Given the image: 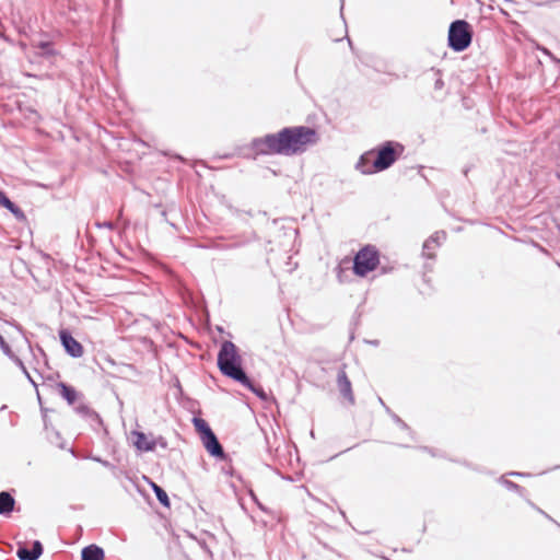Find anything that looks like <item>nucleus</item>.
I'll use <instances>...</instances> for the list:
<instances>
[{
  "label": "nucleus",
  "mask_w": 560,
  "mask_h": 560,
  "mask_svg": "<svg viewBox=\"0 0 560 560\" xmlns=\"http://www.w3.org/2000/svg\"><path fill=\"white\" fill-rule=\"evenodd\" d=\"M34 46L40 49V52L38 54L40 57H51L57 54L51 42H39L34 44Z\"/></svg>",
  "instance_id": "412c9836"
},
{
  "label": "nucleus",
  "mask_w": 560,
  "mask_h": 560,
  "mask_svg": "<svg viewBox=\"0 0 560 560\" xmlns=\"http://www.w3.org/2000/svg\"><path fill=\"white\" fill-rule=\"evenodd\" d=\"M336 384H337V388H338L340 395L350 405L353 406L355 404V398H354V394H353V390H352L351 381L349 380V377H348V375L346 373V364H342L338 369L337 377H336Z\"/></svg>",
  "instance_id": "423d86ee"
},
{
  "label": "nucleus",
  "mask_w": 560,
  "mask_h": 560,
  "mask_svg": "<svg viewBox=\"0 0 560 560\" xmlns=\"http://www.w3.org/2000/svg\"><path fill=\"white\" fill-rule=\"evenodd\" d=\"M15 508V499L9 491L0 492V515H9Z\"/></svg>",
  "instance_id": "2eb2a0df"
},
{
  "label": "nucleus",
  "mask_w": 560,
  "mask_h": 560,
  "mask_svg": "<svg viewBox=\"0 0 560 560\" xmlns=\"http://www.w3.org/2000/svg\"><path fill=\"white\" fill-rule=\"evenodd\" d=\"M201 441H202L205 448L211 456L219 458V459L225 458L224 450H223L221 443L219 442L217 435L214 434V432L208 434L207 436H203L201 439Z\"/></svg>",
  "instance_id": "6e6552de"
},
{
  "label": "nucleus",
  "mask_w": 560,
  "mask_h": 560,
  "mask_svg": "<svg viewBox=\"0 0 560 560\" xmlns=\"http://www.w3.org/2000/svg\"><path fill=\"white\" fill-rule=\"evenodd\" d=\"M542 51L547 55H549L550 52L547 50V49H542Z\"/></svg>",
  "instance_id": "c9c22d12"
},
{
  "label": "nucleus",
  "mask_w": 560,
  "mask_h": 560,
  "mask_svg": "<svg viewBox=\"0 0 560 560\" xmlns=\"http://www.w3.org/2000/svg\"><path fill=\"white\" fill-rule=\"evenodd\" d=\"M153 442H156V445L161 446L162 448L167 447V442L163 436H159L156 439H153Z\"/></svg>",
  "instance_id": "bb28decb"
},
{
  "label": "nucleus",
  "mask_w": 560,
  "mask_h": 560,
  "mask_svg": "<svg viewBox=\"0 0 560 560\" xmlns=\"http://www.w3.org/2000/svg\"><path fill=\"white\" fill-rule=\"evenodd\" d=\"M386 412L392 417L396 424H398L402 430L408 431L411 438H413V432L410 427L399 416L394 413L388 407H386Z\"/></svg>",
  "instance_id": "4be33fe9"
},
{
  "label": "nucleus",
  "mask_w": 560,
  "mask_h": 560,
  "mask_svg": "<svg viewBox=\"0 0 560 560\" xmlns=\"http://www.w3.org/2000/svg\"><path fill=\"white\" fill-rule=\"evenodd\" d=\"M75 411L77 413H79L82 418H84L85 420H88L90 422V424L96 429L98 427H101L103 424L102 422V419L100 417V415L93 410L92 408H90L88 405H84V404H80L79 406L75 407Z\"/></svg>",
  "instance_id": "9b49d317"
},
{
  "label": "nucleus",
  "mask_w": 560,
  "mask_h": 560,
  "mask_svg": "<svg viewBox=\"0 0 560 560\" xmlns=\"http://www.w3.org/2000/svg\"><path fill=\"white\" fill-rule=\"evenodd\" d=\"M58 387L60 389V395L68 401V404L73 405L78 397L77 390L62 382L58 383Z\"/></svg>",
  "instance_id": "f3484780"
},
{
  "label": "nucleus",
  "mask_w": 560,
  "mask_h": 560,
  "mask_svg": "<svg viewBox=\"0 0 560 560\" xmlns=\"http://www.w3.org/2000/svg\"><path fill=\"white\" fill-rule=\"evenodd\" d=\"M136 447L141 452H152L156 447V442H153V439H149L143 432H135Z\"/></svg>",
  "instance_id": "4468645a"
},
{
  "label": "nucleus",
  "mask_w": 560,
  "mask_h": 560,
  "mask_svg": "<svg viewBox=\"0 0 560 560\" xmlns=\"http://www.w3.org/2000/svg\"><path fill=\"white\" fill-rule=\"evenodd\" d=\"M378 401L386 409L387 406L385 405L384 400L381 397H378Z\"/></svg>",
  "instance_id": "72a5a7b5"
},
{
  "label": "nucleus",
  "mask_w": 560,
  "mask_h": 560,
  "mask_svg": "<svg viewBox=\"0 0 560 560\" xmlns=\"http://www.w3.org/2000/svg\"><path fill=\"white\" fill-rule=\"evenodd\" d=\"M372 155H373V151H369V152L363 153L360 156L359 161L355 164V168L360 173H362L364 175H370V174H374V173L378 172L376 170H373L374 168V160L371 161Z\"/></svg>",
  "instance_id": "f8f14e48"
},
{
  "label": "nucleus",
  "mask_w": 560,
  "mask_h": 560,
  "mask_svg": "<svg viewBox=\"0 0 560 560\" xmlns=\"http://www.w3.org/2000/svg\"><path fill=\"white\" fill-rule=\"evenodd\" d=\"M446 238V233L444 231L435 232L432 236H430L423 244L422 254L427 258H434V250L439 247Z\"/></svg>",
  "instance_id": "9d476101"
},
{
  "label": "nucleus",
  "mask_w": 560,
  "mask_h": 560,
  "mask_svg": "<svg viewBox=\"0 0 560 560\" xmlns=\"http://www.w3.org/2000/svg\"><path fill=\"white\" fill-rule=\"evenodd\" d=\"M421 450H423V451H425V452L430 453L432 456H435V455H436V454H435V452H434V450L429 448L428 446H423V447H421Z\"/></svg>",
  "instance_id": "c85d7f7f"
},
{
  "label": "nucleus",
  "mask_w": 560,
  "mask_h": 560,
  "mask_svg": "<svg viewBox=\"0 0 560 560\" xmlns=\"http://www.w3.org/2000/svg\"><path fill=\"white\" fill-rule=\"evenodd\" d=\"M96 460H97V462H100V463H102V464H103V465H105V466H108V462H106V460H101V459H98V458H97Z\"/></svg>",
  "instance_id": "f704fd0d"
},
{
  "label": "nucleus",
  "mask_w": 560,
  "mask_h": 560,
  "mask_svg": "<svg viewBox=\"0 0 560 560\" xmlns=\"http://www.w3.org/2000/svg\"><path fill=\"white\" fill-rule=\"evenodd\" d=\"M82 560H104V550L96 545H89L82 549Z\"/></svg>",
  "instance_id": "dca6fc26"
},
{
  "label": "nucleus",
  "mask_w": 560,
  "mask_h": 560,
  "mask_svg": "<svg viewBox=\"0 0 560 560\" xmlns=\"http://www.w3.org/2000/svg\"><path fill=\"white\" fill-rule=\"evenodd\" d=\"M372 151L375 154L373 170L383 172L398 160L404 153L405 147L397 141H385Z\"/></svg>",
  "instance_id": "7ed1b4c3"
},
{
  "label": "nucleus",
  "mask_w": 560,
  "mask_h": 560,
  "mask_svg": "<svg viewBox=\"0 0 560 560\" xmlns=\"http://www.w3.org/2000/svg\"><path fill=\"white\" fill-rule=\"evenodd\" d=\"M96 226L100 229L113 230L115 228V224L112 221H104V222H97Z\"/></svg>",
  "instance_id": "393cba45"
},
{
  "label": "nucleus",
  "mask_w": 560,
  "mask_h": 560,
  "mask_svg": "<svg viewBox=\"0 0 560 560\" xmlns=\"http://www.w3.org/2000/svg\"><path fill=\"white\" fill-rule=\"evenodd\" d=\"M500 482L509 490L511 491H516L520 493V495H524V492H525V489L523 487H521L520 485L511 481V480H508L505 479L504 477H501L500 478Z\"/></svg>",
  "instance_id": "5701e85b"
},
{
  "label": "nucleus",
  "mask_w": 560,
  "mask_h": 560,
  "mask_svg": "<svg viewBox=\"0 0 560 560\" xmlns=\"http://www.w3.org/2000/svg\"><path fill=\"white\" fill-rule=\"evenodd\" d=\"M60 341L62 347L65 348L66 352L72 357V358H80L83 354V347L82 345L75 340L72 335L66 330L62 329L59 332Z\"/></svg>",
  "instance_id": "0eeeda50"
},
{
  "label": "nucleus",
  "mask_w": 560,
  "mask_h": 560,
  "mask_svg": "<svg viewBox=\"0 0 560 560\" xmlns=\"http://www.w3.org/2000/svg\"><path fill=\"white\" fill-rule=\"evenodd\" d=\"M340 9H341V10L343 9V0H341Z\"/></svg>",
  "instance_id": "e433bc0d"
},
{
  "label": "nucleus",
  "mask_w": 560,
  "mask_h": 560,
  "mask_svg": "<svg viewBox=\"0 0 560 560\" xmlns=\"http://www.w3.org/2000/svg\"><path fill=\"white\" fill-rule=\"evenodd\" d=\"M472 39V30L465 20H455L448 28V46L456 52L464 51L469 47Z\"/></svg>",
  "instance_id": "20e7f679"
},
{
  "label": "nucleus",
  "mask_w": 560,
  "mask_h": 560,
  "mask_svg": "<svg viewBox=\"0 0 560 560\" xmlns=\"http://www.w3.org/2000/svg\"><path fill=\"white\" fill-rule=\"evenodd\" d=\"M380 264V254L375 246L366 245L361 248L353 258V272L359 277H365L375 270Z\"/></svg>",
  "instance_id": "39448f33"
},
{
  "label": "nucleus",
  "mask_w": 560,
  "mask_h": 560,
  "mask_svg": "<svg viewBox=\"0 0 560 560\" xmlns=\"http://www.w3.org/2000/svg\"><path fill=\"white\" fill-rule=\"evenodd\" d=\"M151 486H152V489L155 493V497L158 499V501L165 508H170L171 505V502H170V499H168V495L167 493L164 491V489H162L160 486H158L156 483L154 482H151Z\"/></svg>",
  "instance_id": "aec40b11"
},
{
  "label": "nucleus",
  "mask_w": 560,
  "mask_h": 560,
  "mask_svg": "<svg viewBox=\"0 0 560 560\" xmlns=\"http://www.w3.org/2000/svg\"><path fill=\"white\" fill-rule=\"evenodd\" d=\"M529 504H530L533 508H535V509H536V506H535L532 502H529ZM537 510H538L540 513H542L547 518H549V520L553 521V520L550 517V515L546 514L545 512H542V511H541L540 509H538V508H537Z\"/></svg>",
  "instance_id": "7c9ffc66"
},
{
  "label": "nucleus",
  "mask_w": 560,
  "mask_h": 560,
  "mask_svg": "<svg viewBox=\"0 0 560 560\" xmlns=\"http://www.w3.org/2000/svg\"><path fill=\"white\" fill-rule=\"evenodd\" d=\"M218 366L223 375L237 383L247 381V374L242 368V358L236 346L230 340L221 343L218 353Z\"/></svg>",
  "instance_id": "f03ea898"
},
{
  "label": "nucleus",
  "mask_w": 560,
  "mask_h": 560,
  "mask_svg": "<svg viewBox=\"0 0 560 560\" xmlns=\"http://www.w3.org/2000/svg\"><path fill=\"white\" fill-rule=\"evenodd\" d=\"M509 475H511V476H520V477L524 476L523 472H517V471H511V472H509Z\"/></svg>",
  "instance_id": "473e14b6"
},
{
  "label": "nucleus",
  "mask_w": 560,
  "mask_h": 560,
  "mask_svg": "<svg viewBox=\"0 0 560 560\" xmlns=\"http://www.w3.org/2000/svg\"><path fill=\"white\" fill-rule=\"evenodd\" d=\"M342 272L343 270L341 268L338 269L337 277L340 282H342Z\"/></svg>",
  "instance_id": "2f4dec72"
},
{
  "label": "nucleus",
  "mask_w": 560,
  "mask_h": 560,
  "mask_svg": "<svg viewBox=\"0 0 560 560\" xmlns=\"http://www.w3.org/2000/svg\"><path fill=\"white\" fill-rule=\"evenodd\" d=\"M319 135L308 126L284 127L278 132L254 138L250 147L260 155H301L317 144Z\"/></svg>",
  "instance_id": "f257e3e1"
},
{
  "label": "nucleus",
  "mask_w": 560,
  "mask_h": 560,
  "mask_svg": "<svg viewBox=\"0 0 560 560\" xmlns=\"http://www.w3.org/2000/svg\"><path fill=\"white\" fill-rule=\"evenodd\" d=\"M44 548L39 540H35L31 549L19 546L16 556L20 560H37L43 555Z\"/></svg>",
  "instance_id": "1a4fd4ad"
},
{
  "label": "nucleus",
  "mask_w": 560,
  "mask_h": 560,
  "mask_svg": "<svg viewBox=\"0 0 560 560\" xmlns=\"http://www.w3.org/2000/svg\"><path fill=\"white\" fill-rule=\"evenodd\" d=\"M250 495L252 498L254 499V501L258 504V506L261 509V510H265L264 506L258 502L256 495L254 494V492H250Z\"/></svg>",
  "instance_id": "c756f323"
},
{
  "label": "nucleus",
  "mask_w": 560,
  "mask_h": 560,
  "mask_svg": "<svg viewBox=\"0 0 560 560\" xmlns=\"http://www.w3.org/2000/svg\"><path fill=\"white\" fill-rule=\"evenodd\" d=\"M238 383L242 384L247 389H249L252 393H254L261 400L268 399V396H267L266 392L264 390V388L260 385L255 384L248 376H247L246 382H238Z\"/></svg>",
  "instance_id": "a211bd4d"
},
{
  "label": "nucleus",
  "mask_w": 560,
  "mask_h": 560,
  "mask_svg": "<svg viewBox=\"0 0 560 560\" xmlns=\"http://www.w3.org/2000/svg\"><path fill=\"white\" fill-rule=\"evenodd\" d=\"M192 423H194L196 431L199 433L200 439H202L203 436H207L208 434L213 432L212 429L210 428L209 423L202 418L195 417L192 419Z\"/></svg>",
  "instance_id": "6ab92c4d"
},
{
  "label": "nucleus",
  "mask_w": 560,
  "mask_h": 560,
  "mask_svg": "<svg viewBox=\"0 0 560 560\" xmlns=\"http://www.w3.org/2000/svg\"><path fill=\"white\" fill-rule=\"evenodd\" d=\"M0 348L1 350L8 355V357H11V348L10 346L7 343V341L4 340V338L2 337V335L0 334Z\"/></svg>",
  "instance_id": "b1692460"
},
{
  "label": "nucleus",
  "mask_w": 560,
  "mask_h": 560,
  "mask_svg": "<svg viewBox=\"0 0 560 560\" xmlns=\"http://www.w3.org/2000/svg\"><path fill=\"white\" fill-rule=\"evenodd\" d=\"M0 205L9 210L16 220L25 221L26 217L23 210L9 199L4 191L0 189Z\"/></svg>",
  "instance_id": "ddd939ff"
},
{
  "label": "nucleus",
  "mask_w": 560,
  "mask_h": 560,
  "mask_svg": "<svg viewBox=\"0 0 560 560\" xmlns=\"http://www.w3.org/2000/svg\"><path fill=\"white\" fill-rule=\"evenodd\" d=\"M10 358L13 359L14 362L18 364V366H20L23 370V372L27 375V377L31 378L28 373H27V371H26V368L24 366V364L22 362V360L19 359L18 357H15L13 353H11Z\"/></svg>",
  "instance_id": "a878e982"
},
{
  "label": "nucleus",
  "mask_w": 560,
  "mask_h": 560,
  "mask_svg": "<svg viewBox=\"0 0 560 560\" xmlns=\"http://www.w3.org/2000/svg\"><path fill=\"white\" fill-rule=\"evenodd\" d=\"M444 86V82L441 77H439L434 82V89L441 90Z\"/></svg>",
  "instance_id": "cd10ccee"
}]
</instances>
